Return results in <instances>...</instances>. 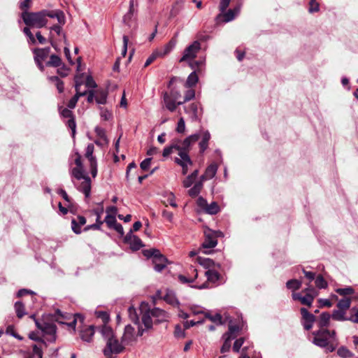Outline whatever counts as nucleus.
Instances as JSON below:
<instances>
[{
	"mask_svg": "<svg viewBox=\"0 0 358 358\" xmlns=\"http://www.w3.org/2000/svg\"><path fill=\"white\" fill-rule=\"evenodd\" d=\"M48 17L56 18L59 24H65L66 22L64 13L60 10H42L39 12L23 11L21 15V17L27 26L38 29L46 25Z\"/></svg>",
	"mask_w": 358,
	"mask_h": 358,
	"instance_id": "1",
	"label": "nucleus"
},
{
	"mask_svg": "<svg viewBox=\"0 0 358 358\" xmlns=\"http://www.w3.org/2000/svg\"><path fill=\"white\" fill-rule=\"evenodd\" d=\"M314 338L313 343L320 348H326L327 352H334L337 345L338 340L335 331H329L327 329H320L313 332Z\"/></svg>",
	"mask_w": 358,
	"mask_h": 358,
	"instance_id": "2",
	"label": "nucleus"
},
{
	"mask_svg": "<svg viewBox=\"0 0 358 358\" xmlns=\"http://www.w3.org/2000/svg\"><path fill=\"white\" fill-rule=\"evenodd\" d=\"M125 347L115 336L106 341L103 354L106 358H116L117 355L123 352Z\"/></svg>",
	"mask_w": 358,
	"mask_h": 358,
	"instance_id": "3",
	"label": "nucleus"
},
{
	"mask_svg": "<svg viewBox=\"0 0 358 358\" xmlns=\"http://www.w3.org/2000/svg\"><path fill=\"white\" fill-rule=\"evenodd\" d=\"M231 0H220L219 8L221 13L216 17L217 20H219L222 17V21L224 22H229L233 20L236 15H238L241 10V6L238 5L233 9H229L225 12L226 9L229 6Z\"/></svg>",
	"mask_w": 358,
	"mask_h": 358,
	"instance_id": "4",
	"label": "nucleus"
},
{
	"mask_svg": "<svg viewBox=\"0 0 358 358\" xmlns=\"http://www.w3.org/2000/svg\"><path fill=\"white\" fill-rule=\"evenodd\" d=\"M144 332L145 329H143L141 326H138V333L136 334L134 328L130 324H128L124 327V333L121 337V341L124 347L127 345H132L136 342L137 337L142 336Z\"/></svg>",
	"mask_w": 358,
	"mask_h": 358,
	"instance_id": "5",
	"label": "nucleus"
},
{
	"mask_svg": "<svg viewBox=\"0 0 358 358\" xmlns=\"http://www.w3.org/2000/svg\"><path fill=\"white\" fill-rule=\"evenodd\" d=\"M201 138L200 133H196L188 136L184 140L176 139L178 146L179 147L178 155H189V152L192 149V146L199 140Z\"/></svg>",
	"mask_w": 358,
	"mask_h": 358,
	"instance_id": "6",
	"label": "nucleus"
},
{
	"mask_svg": "<svg viewBox=\"0 0 358 358\" xmlns=\"http://www.w3.org/2000/svg\"><path fill=\"white\" fill-rule=\"evenodd\" d=\"M36 325L38 329L41 330L43 336H47L46 339L48 341L51 343L55 342L57 339V327L55 324L49 322L41 323L38 320H36Z\"/></svg>",
	"mask_w": 358,
	"mask_h": 358,
	"instance_id": "7",
	"label": "nucleus"
},
{
	"mask_svg": "<svg viewBox=\"0 0 358 358\" xmlns=\"http://www.w3.org/2000/svg\"><path fill=\"white\" fill-rule=\"evenodd\" d=\"M140 310L142 314V322L145 327V331L152 328V315L150 313L149 304L142 302L140 306Z\"/></svg>",
	"mask_w": 358,
	"mask_h": 358,
	"instance_id": "8",
	"label": "nucleus"
},
{
	"mask_svg": "<svg viewBox=\"0 0 358 358\" xmlns=\"http://www.w3.org/2000/svg\"><path fill=\"white\" fill-rule=\"evenodd\" d=\"M201 49V44L198 41H194L191 45L187 46L183 52V55L180 59V62L188 61L196 57L197 52Z\"/></svg>",
	"mask_w": 358,
	"mask_h": 358,
	"instance_id": "9",
	"label": "nucleus"
},
{
	"mask_svg": "<svg viewBox=\"0 0 358 358\" xmlns=\"http://www.w3.org/2000/svg\"><path fill=\"white\" fill-rule=\"evenodd\" d=\"M217 245V241L213 235V232L206 233L205 234V240L201 245V248L199 249V252L209 254L210 251L208 250L215 248Z\"/></svg>",
	"mask_w": 358,
	"mask_h": 358,
	"instance_id": "10",
	"label": "nucleus"
},
{
	"mask_svg": "<svg viewBox=\"0 0 358 358\" xmlns=\"http://www.w3.org/2000/svg\"><path fill=\"white\" fill-rule=\"evenodd\" d=\"M124 242L128 243L133 250H138L143 246L141 240L132 234V230L125 236Z\"/></svg>",
	"mask_w": 358,
	"mask_h": 358,
	"instance_id": "11",
	"label": "nucleus"
},
{
	"mask_svg": "<svg viewBox=\"0 0 358 358\" xmlns=\"http://www.w3.org/2000/svg\"><path fill=\"white\" fill-rule=\"evenodd\" d=\"M300 311L302 315L303 326L304 329L306 330H310L312 329L313 323L315 321V315L310 313L305 308H301Z\"/></svg>",
	"mask_w": 358,
	"mask_h": 358,
	"instance_id": "12",
	"label": "nucleus"
},
{
	"mask_svg": "<svg viewBox=\"0 0 358 358\" xmlns=\"http://www.w3.org/2000/svg\"><path fill=\"white\" fill-rule=\"evenodd\" d=\"M94 331L95 327L94 325L85 326L80 330V337L83 341L90 343L92 341Z\"/></svg>",
	"mask_w": 358,
	"mask_h": 358,
	"instance_id": "13",
	"label": "nucleus"
},
{
	"mask_svg": "<svg viewBox=\"0 0 358 358\" xmlns=\"http://www.w3.org/2000/svg\"><path fill=\"white\" fill-rule=\"evenodd\" d=\"M315 294L311 293H306L305 296H301L300 293H293L292 299L295 301H299L303 305L310 307L314 301Z\"/></svg>",
	"mask_w": 358,
	"mask_h": 358,
	"instance_id": "14",
	"label": "nucleus"
},
{
	"mask_svg": "<svg viewBox=\"0 0 358 358\" xmlns=\"http://www.w3.org/2000/svg\"><path fill=\"white\" fill-rule=\"evenodd\" d=\"M179 156L180 158L176 157L174 161L177 164L182 167V174L186 175L188 171V166L192 164V161L191 160L189 155L183 154Z\"/></svg>",
	"mask_w": 358,
	"mask_h": 358,
	"instance_id": "15",
	"label": "nucleus"
},
{
	"mask_svg": "<svg viewBox=\"0 0 358 358\" xmlns=\"http://www.w3.org/2000/svg\"><path fill=\"white\" fill-rule=\"evenodd\" d=\"M152 263L154 264V269L157 272H161L166 266L167 259L159 252V254L152 259Z\"/></svg>",
	"mask_w": 358,
	"mask_h": 358,
	"instance_id": "16",
	"label": "nucleus"
},
{
	"mask_svg": "<svg viewBox=\"0 0 358 358\" xmlns=\"http://www.w3.org/2000/svg\"><path fill=\"white\" fill-rule=\"evenodd\" d=\"M81 83H78L76 82L75 85V88L76 93V94L70 99V101L68 103V108L73 109L76 107V103L80 96H83L87 94V91L80 92V87Z\"/></svg>",
	"mask_w": 358,
	"mask_h": 358,
	"instance_id": "17",
	"label": "nucleus"
},
{
	"mask_svg": "<svg viewBox=\"0 0 358 358\" xmlns=\"http://www.w3.org/2000/svg\"><path fill=\"white\" fill-rule=\"evenodd\" d=\"M96 329L101 334L105 341L115 337L113 329L108 325V323H103L102 325L97 327Z\"/></svg>",
	"mask_w": 358,
	"mask_h": 358,
	"instance_id": "18",
	"label": "nucleus"
},
{
	"mask_svg": "<svg viewBox=\"0 0 358 358\" xmlns=\"http://www.w3.org/2000/svg\"><path fill=\"white\" fill-rule=\"evenodd\" d=\"M152 316L155 318L157 322L161 323L167 320L169 315L166 311L159 308L150 309Z\"/></svg>",
	"mask_w": 358,
	"mask_h": 358,
	"instance_id": "19",
	"label": "nucleus"
},
{
	"mask_svg": "<svg viewBox=\"0 0 358 358\" xmlns=\"http://www.w3.org/2000/svg\"><path fill=\"white\" fill-rule=\"evenodd\" d=\"M178 34V33H176L175 36L171 38L170 41L163 47V48L156 50L158 51V54L160 57H164L168 55L174 48L177 43L176 36Z\"/></svg>",
	"mask_w": 358,
	"mask_h": 358,
	"instance_id": "20",
	"label": "nucleus"
},
{
	"mask_svg": "<svg viewBox=\"0 0 358 358\" xmlns=\"http://www.w3.org/2000/svg\"><path fill=\"white\" fill-rule=\"evenodd\" d=\"M78 189L82 192L85 197H89L91 192V180L89 176L83 178V181L80 183Z\"/></svg>",
	"mask_w": 358,
	"mask_h": 358,
	"instance_id": "21",
	"label": "nucleus"
},
{
	"mask_svg": "<svg viewBox=\"0 0 358 358\" xmlns=\"http://www.w3.org/2000/svg\"><path fill=\"white\" fill-rule=\"evenodd\" d=\"M217 165L215 163L210 164L206 169L203 175L201 176V179L203 181L212 179L217 171Z\"/></svg>",
	"mask_w": 358,
	"mask_h": 358,
	"instance_id": "22",
	"label": "nucleus"
},
{
	"mask_svg": "<svg viewBox=\"0 0 358 358\" xmlns=\"http://www.w3.org/2000/svg\"><path fill=\"white\" fill-rule=\"evenodd\" d=\"M163 101L165 107L171 112H173L177 107L178 102L175 99H173L171 96L169 94L168 92H165L163 96Z\"/></svg>",
	"mask_w": 358,
	"mask_h": 358,
	"instance_id": "23",
	"label": "nucleus"
},
{
	"mask_svg": "<svg viewBox=\"0 0 358 358\" xmlns=\"http://www.w3.org/2000/svg\"><path fill=\"white\" fill-rule=\"evenodd\" d=\"M50 52V48H36L33 50L34 54V60L44 61L48 56Z\"/></svg>",
	"mask_w": 358,
	"mask_h": 358,
	"instance_id": "24",
	"label": "nucleus"
},
{
	"mask_svg": "<svg viewBox=\"0 0 358 358\" xmlns=\"http://www.w3.org/2000/svg\"><path fill=\"white\" fill-rule=\"evenodd\" d=\"M196 313L203 314L205 317L210 320L216 325H221L223 324L222 315L220 313L212 315L209 311H201Z\"/></svg>",
	"mask_w": 358,
	"mask_h": 358,
	"instance_id": "25",
	"label": "nucleus"
},
{
	"mask_svg": "<svg viewBox=\"0 0 358 358\" xmlns=\"http://www.w3.org/2000/svg\"><path fill=\"white\" fill-rule=\"evenodd\" d=\"M201 140L199 143L200 152L203 153L208 147V141L210 139V134L208 131H203L201 134Z\"/></svg>",
	"mask_w": 358,
	"mask_h": 358,
	"instance_id": "26",
	"label": "nucleus"
},
{
	"mask_svg": "<svg viewBox=\"0 0 358 358\" xmlns=\"http://www.w3.org/2000/svg\"><path fill=\"white\" fill-rule=\"evenodd\" d=\"M190 271L192 272V273H194V276L193 277H191L189 274L188 277L184 275H182V274H180L178 275V280L182 282V283H189V282H192L194 281V280L197 278V275H198V273H197V270L196 268H194V267L191 266L190 268H189Z\"/></svg>",
	"mask_w": 358,
	"mask_h": 358,
	"instance_id": "27",
	"label": "nucleus"
},
{
	"mask_svg": "<svg viewBox=\"0 0 358 358\" xmlns=\"http://www.w3.org/2000/svg\"><path fill=\"white\" fill-rule=\"evenodd\" d=\"M134 13V0H130L129 11L123 17V22L125 24L130 26V22L133 17Z\"/></svg>",
	"mask_w": 358,
	"mask_h": 358,
	"instance_id": "28",
	"label": "nucleus"
},
{
	"mask_svg": "<svg viewBox=\"0 0 358 358\" xmlns=\"http://www.w3.org/2000/svg\"><path fill=\"white\" fill-rule=\"evenodd\" d=\"M103 212V208L101 207L100 210H95V213L96 215V222L95 224H93L92 225L87 226L85 231H87L90 229H99L101 227V225L103 224V222L101 221V215Z\"/></svg>",
	"mask_w": 358,
	"mask_h": 358,
	"instance_id": "29",
	"label": "nucleus"
},
{
	"mask_svg": "<svg viewBox=\"0 0 358 358\" xmlns=\"http://www.w3.org/2000/svg\"><path fill=\"white\" fill-rule=\"evenodd\" d=\"M330 318L331 315L329 313L327 312L322 313L317 322L320 328L324 329V327H327L329 325Z\"/></svg>",
	"mask_w": 358,
	"mask_h": 358,
	"instance_id": "30",
	"label": "nucleus"
},
{
	"mask_svg": "<svg viewBox=\"0 0 358 358\" xmlns=\"http://www.w3.org/2000/svg\"><path fill=\"white\" fill-rule=\"evenodd\" d=\"M185 110L187 113L191 115L192 120L198 119V104L195 103H191L188 107L185 108Z\"/></svg>",
	"mask_w": 358,
	"mask_h": 358,
	"instance_id": "31",
	"label": "nucleus"
},
{
	"mask_svg": "<svg viewBox=\"0 0 358 358\" xmlns=\"http://www.w3.org/2000/svg\"><path fill=\"white\" fill-rule=\"evenodd\" d=\"M203 188V180L201 179L200 181L196 182L194 185L188 191V194L192 197L196 196L201 191Z\"/></svg>",
	"mask_w": 358,
	"mask_h": 358,
	"instance_id": "32",
	"label": "nucleus"
},
{
	"mask_svg": "<svg viewBox=\"0 0 358 358\" xmlns=\"http://www.w3.org/2000/svg\"><path fill=\"white\" fill-rule=\"evenodd\" d=\"M178 148L179 147L178 146L176 140V139L173 140V141L172 142L171 145L164 148V149L163 150V153H162L163 157H168L171 153H173L175 150H177L179 152Z\"/></svg>",
	"mask_w": 358,
	"mask_h": 358,
	"instance_id": "33",
	"label": "nucleus"
},
{
	"mask_svg": "<svg viewBox=\"0 0 358 358\" xmlns=\"http://www.w3.org/2000/svg\"><path fill=\"white\" fill-rule=\"evenodd\" d=\"M198 80H199L198 76L196 73V71H194L187 77V79L186 80L185 86L186 87H192L194 86L198 83Z\"/></svg>",
	"mask_w": 358,
	"mask_h": 358,
	"instance_id": "34",
	"label": "nucleus"
},
{
	"mask_svg": "<svg viewBox=\"0 0 358 358\" xmlns=\"http://www.w3.org/2000/svg\"><path fill=\"white\" fill-rule=\"evenodd\" d=\"M62 64L61 58L56 55H52L50 60L46 63V66L52 67H60Z\"/></svg>",
	"mask_w": 358,
	"mask_h": 358,
	"instance_id": "35",
	"label": "nucleus"
},
{
	"mask_svg": "<svg viewBox=\"0 0 358 358\" xmlns=\"http://www.w3.org/2000/svg\"><path fill=\"white\" fill-rule=\"evenodd\" d=\"M345 315V310L341 309L335 310L332 313V318L338 321L349 320V318H346Z\"/></svg>",
	"mask_w": 358,
	"mask_h": 358,
	"instance_id": "36",
	"label": "nucleus"
},
{
	"mask_svg": "<svg viewBox=\"0 0 358 358\" xmlns=\"http://www.w3.org/2000/svg\"><path fill=\"white\" fill-rule=\"evenodd\" d=\"M301 281L296 279H292L287 282L286 287L289 289L293 291L299 289L301 286Z\"/></svg>",
	"mask_w": 358,
	"mask_h": 358,
	"instance_id": "37",
	"label": "nucleus"
},
{
	"mask_svg": "<svg viewBox=\"0 0 358 358\" xmlns=\"http://www.w3.org/2000/svg\"><path fill=\"white\" fill-rule=\"evenodd\" d=\"M208 281L212 282H217L220 278V274L217 271L212 269H209L205 273Z\"/></svg>",
	"mask_w": 358,
	"mask_h": 358,
	"instance_id": "38",
	"label": "nucleus"
},
{
	"mask_svg": "<svg viewBox=\"0 0 358 358\" xmlns=\"http://www.w3.org/2000/svg\"><path fill=\"white\" fill-rule=\"evenodd\" d=\"M107 92L105 90H99L96 92L95 99L97 103L104 104L106 102Z\"/></svg>",
	"mask_w": 358,
	"mask_h": 358,
	"instance_id": "39",
	"label": "nucleus"
},
{
	"mask_svg": "<svg viewBox=\"0 0 358 358\" xmlns=\"http://www.w3.org/2000/svg\"><path fill=\"white\" fill-rule=\"evenodd\" d=\"M15 310L17 317L22 318L27 314L24 309V306L21 301H17L15 303Z\"/></svg>",
	"mask_w": 358,
	"mask_h": 358,
	"instance_id": "40",
	"label": "nucleus"
},
{
	"mask_svg": "<svg viewBox=\"0 0 358 358\" xmlns=\"http://www.w3.org/2000/svg\"><path fill=\"white\" fill-rule=\"evenodd\" d=\"M71 176L77 180H81L87 176V175L84 174L83 168L79 167H75L71 170Z\"/></svg>",
	"mask_w": 358,
	"mask_h": 358,
	"instance_id": "41",
	"label": "nucleus"
},
{
	"mask_svg": "<svg viewBox=\"0 0 358 358\" xmlns=\"http://www.w3.org/2000/svg\"><path fill=\"white\" fill-rule=\"evenodd\" d=\"M128 313H129V316L130 320L134 324H138V327L141 326L139 324V318H138V314L136 313V310L133 306H130L128 308Z\"/></svg>",
	"mask_w": 358,
	"mask_h": 358,
	"instance_id": "42",
	"label": "nucleus"
},
{
	"mask_svg": "<svg viewBox=\"0 0 358 358\" xmlns=\"http://www.w3.org/2000/svg\"><path fill=\"white\" fill-rule=\"evenodd\" d=\"M220 211V207L216 202H212L208 204L205 212L209 215H215Z\"/></svg>",
	"mask_w": 358,
	"mask_h": 358,
	"instance_id": "43",
	"label": "nucleus"
},
{
	"mask_svg": "<svg viewBox=\"0 0 358 358\" xmlns=\"http://www.w3.org/2000/svg\"><path fill=\"white\" fill-rule=\"evenodd\" d=\"M350 303H351L350 298L344 297L343 299H341L338 301L337 306L339 309L346 310L350 308Z\"/></svg>",
	"mask_w": 358,
	"mask_h": 358,
	"instance_id": "44",
	"label": "nucleus"
},
{
	"mask_svg": "<svg viewBox=\"0 0 358 358\" xmlns=\"http://www.w3.org/2000/svg\"><path fill=\"white\" fill-rule=\"evenodd\" d=\"M94 149V145L92 143L88 144L86 148L85 157L88 159L90 162L96 161L95 157L93 156Z\"/></svg>",
	"mask_w": 358,
	"mask_h": 358,
	"instance_id": "45",
	"label": "nucleus"
},
{
	"mask_svg": "<svg viewBox=\"0 0 358 358\" xmlns=\"http://www.w3.org/2000/svg\"><path fill=\"white\" fill-rule=\"evenodd\" d=\"M197 262L199 264L202 265L203 266L206 268H210L213 266L215 264V262L213 260L209 259V258H202L201 257H199L197 258Z\"/></svg>",
	"mask_w": 358,
	"mask_h": 358,
	"instance_id": "46",
	"label": "nucleus"
},
{
	"mask_svg": "<svg viewBox=\"0 0 358 358\" xmlns=\"http://www.w3.org/2000/svg\"><path fill=\"white\" fill-rule=\"evenodd\" d=\"M104 222L106 223L108 227L110 229H112L117 222L115 218V215L107 214Z\"/></svg>",
	"mask_w": 358,
	"mask_h": 358,
	"instance_id": "47",
	"label": "nucleus"
},
{
	"mask_svg": "<svg viewBox=\"0 0 358 358\" xmlns=\"http://www.w3.org/2000/svg\"><path fill=\"white\" fill-rule=\"evenodd\" d=\"M315 285L317 287H318L319 289H324L326 287H327V281L324 279V278L320 275H318L316 279H315Z\"/></svg>",
	"mask_w": 358,
	"mask_h": 358,
	"instance_id": "48",
	"label": "nucleus"
},
{
	"mask_svg": "<svg viewBox=\"0 0 358 358\" xmlns=\"http://www.w3.org/2000/svg\"><path fill=\"white\" fill-rule=\"evenodd\" d=\"M232 339H234V337H230V336H227L226 338H225V341L221 348V352L222 353H224V352H228L229 350H230V348H231V341Z\"/></svg>",
	"mask_w": 358,
	"mask_h": 358,
	"instance_id": "49",
	"label": "nucleus"
},
{
	"mask_svg": "<svg viewBox=\"0 0 358 358\" xmlns=\"http://www.w3.org/2000/svg\"><path fill=\"white\" fill-rule=\"evenodd\" d=\"M195 96V92L194 90H188L185 95L183 101H178V105H181L185 102L192 100Z\"/></svg>",
	"mask_w": 358,
	"mask_h": 358,
	"instance_id": "50",
	"label": "nucleus"
},
{
	"mask_svg": "<svg viewBox=\"0 0 358 358\" xmlns=\"http://www.w3.org/2000/svg\"><path fill=\"white\" fill-rule=\"evenodd\" d=\"M78 321H80V323H83L84 322V317L82 315L76 314L74 315V319L72 322L68 323V326L70 327H72L73 329V331H75L76 325Z\"/></svg>",
	"mask_w": 358,
	"mask_h": 358,
	"instance_id": "51",
	"label": "nucleus"
},
{
	"mask_svg": "<svg viewBox=\"0 0 358 358\" xmlns=\"http://www.w3.org/2000/svg\"><path fill=\"white\" fill-rule=\"evenodd\" d=\"M336 292L340 295L346 297V296L353 294L354 289L350 287H348L345 288H338L336 290Z\"/></svg>",
	"mask_w": 358,
	"mask_h": 358,
	"instance_id": "52",
	"label": "nucleus"
},
{
	"mask_svg": "<svg viewBox=\"0 0 358 358\" xmlns=\"http://www.w3.org/2000/svg\"><path fill=\"white\" fill-rule=\"evenodd\" d=\"M337 354L343 358H348L352 356L351 352L345 347H341L338 348Z\"/></svg>",
	"mask_w": 358,
	"mask_h": 358,
	"instance_id": "53",
	"label": "nucleus"
},
{
	"mask_svg": "<svg viewBox=\"0 0 358 358\" xmlns=\"http://www.w3.org/2000/svg\"><path fill=\"white\" fill-rule=\"evenodd\" d=\"M95 314L98 318L101 319L103 324L108 323L110 320L109 315L105 311H96Z\"/></svg>",
	"mask_w": 358,
	"mask_h": 358,
	"instance_id": "54",
	"label": "nucleus"
},
{
	"mask_svg": "<svg viewBox=\"0 0 358 358\" xmlns=\"http://www.w3.org/2000/svg\"><path fill=\"white\" fill-rule=\"evenodd\" d=\"M159 250L152 248V249H150V250H145L143 251V253L144 256L146 257L147 258H152L153 259L154 257L157 254H159Z\"/></svg>",
	"mask_w": 358,
	"mask_h": 358,
	"instance_id": "55",
	"label": "nucleus"
},
{
	"mask_svg": "<svg viewBox=\"0 0 358 358\" xmlns=\"http://www.w3.org/2000/svg\"><path fill=\"white\" fill-rule=\"evenodd\" d=\"M176 130L179 134H183L185 131V122L183 117L179 119Z\"/></svg>",
	"mask_w": 358,
	"mask_h": 358,
	"instance_id": "56",
	"label": "nucleus"
},
{
	"mask_svg": "<svg viewBox=\"0 0 358 358\" xmlns=\"http://www.w3.org/2000/svg\"><path fill=\"white\" fill-rule=\"evenodd\" d=\"M63 36H64V43L66 45V46L64 49V52L65 56H66V59H68L69 62L71 64H73V60L71 59V52H70V49L68 47L69 43H67V41H66V35L64 34Z\"/></svg>",
	"mask_w": 358,
	"mask_h": 358,
	"instance_id": "57",
	"label": "nucleus"
},
{
	"mask_svg": "<svg viewBox=\"0 0 358 358\" xmlns=\"http://www.w3.org/2000/svg\"><path fill=\"white\" fill-rule=\"evenodd\" d=\"M158 57H160L158 54V51H154L151 55L146 59L144 67L148 66L151 64Z\"/></svg>",
	"mask_w": 358,
	"mask_h": 358,
	"instance_id": "58",
	"label": "nucleus"
},
{
	"mask_svg": "<svg viewBox=\"0 0 358 358\" xmlns=\"http://www.w3.org/2000/svg\"><path fill=\"white\" fill-rule=\"evenodd\" d=\"M320 6L316 0H310L309 3L308 11L310 13H315L319 11Z\"/></svg>",
	"mask_w": 358,
	"mask_h": 358,
	"instance_id": "59",
	"label": "nucleus"
},
{
	"mask_svg": "<svg viewBox=\"0 0 358 358\" xmlns=\"http://www.w3.org/2000/svg\"><path fill=\"white\" fill-rule=\"evenodd\" d=\"M71 229L76 234H80L81 233V226L79 225L76 219H73L71 220Z\"/></svg>",
	"mask_w": 358,
	"mask_h": 358,
	"instance_id": "60",
	"label": "nucleus"
},
{
	"mask_svg": "<svg viewBox=\"0 0 358 358\" xmlns=\"http://www.w3.org/2000/svg\"><path fill=\"white\" fill-rule=\"evenodd\" d=\"M67 125L71 129L72 137L74 138L76 135V124L73 117L68 120Z\"/></svg>",
	"mask_w": 358,
	"mask_h": 358,
	"instance_id": "61",
	"label": "nucleus"
},
{
	"mask_svg": "<svg viewBox=\"0 0 358 358\" xmlns=\"http://www.w3.org/2000/svg\"><path fill=\"white\" fill-rule=\"evenodd\" d=\"M243 343H244L243 338H240L237 339L234 343L233 350L236 352H238L241 346L243 345Z\"/></svg>",
	"mask_w": 358,
	"mask_h": 358,
	"instance_id": "62",
	"label": "nucleus"
},
{
	"mask_svg": "<svg viewBox=\"0 0 358 358\" xmlns=\"http://www.w3.org/2000/svg\"><path fill=\"white\" fill-rule=\"evenodd\" d=\"M152 158L145 159L140 164L141 169L143 171L148 170L150 166Z\"/></svg>",
	"mask_w": 358,
	"mask_h": 358,
	"instance_id": "63",
	"label": "nucleus"
},
{
	"mask_svg": "<svg viewBox=\"0 0 358 358\" xmlns=\"http://www.w3.org/2000/svg\"><path fill=\"white\" fill-rule=\"evenodd\" d=\"M32 348L34 355L38 356V358H43V350L41 347H39L37 345H34Z\"/></svg>",
	"mask_w": 358,
	"mask_h": 358,
	"instance_id": "64",
	"label": "nucleus"
}]
</instances>
